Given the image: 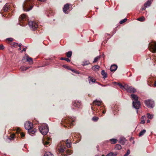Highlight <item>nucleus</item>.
<instances>
[{
	"mask_svg": "<svg viewBox=\"0 0 156 156\" xmlns=\"http://www.w3.org/2000/svg\"><path fill=\"white\" fill-rule=\"evenodd\" d=\"M150 120L148 119L147 120V123H148L150 122Z\"/></svg>",
	"mask_w": 156,
	"mask_h": 156,
	"instance_id": "nucleus-60",
	"label": "nucleus"
},
{
	"mask_svg": "<svg viewBox=\"0 0 156 156\" xmlns=\"http://www.w3.org/2000/svg\"><path fill=\"white\" fill-rule=\"evenodd\" d=\"M147 117L150 119H152L153 117V115H151L149 113H147Z\"/></svg>",
	"mask_w": 156,
	"mask_h": 156,
	"instance_id": "nucleus-37",
	"label": "nucleus"
},
{
	"mask_svg": "<svg viewBox=\"0 0 156 156\" xmlns=\"http://www.w3.org/2000/svg\"><path fill=\"white\" fill-rule=\"evenodd\" d=\"M127 19L126 18L124 19L123 20H121L120 21L119 23L120 24H122L126 21Z\"/></svg>",
	"mask_w": 156,
	"mask_h": 156,
	"instance_id": "nucleus-44",
	"label": "nucleus"
},
{
	"mask_svg": "<svg viewBox=\"0 0 156 156\" xmlns=\"http://www.w3.org/2000/svg\"><path fill=\"white\" fill-rule=\"evenodd\" d=\"M121 148V146L119 144H117L115 146V149L116 150H120Z\"/></svg>",
	"mask_w": 156,
	"mask_h": 156,
	"instance_id": "nucleus-34",
	"label": "nucleus"
},
{
	"mask_svg": "<svg viewBox=\"0 0 156 156\" xmlns=\"http://www.w3.org/2000/svg\"><path fill=\"white\" fill-rule=\"evenodd\" d=\"M148 48L151 51L155 53L156 52V42L152 41L149 43Z\"/></svg>",
	"mask_w": 156,
	"mask_h": 156,
	"instance_id": "nucleus-5",
	"label": "nucleus"
},
{
	"mask_svg": "<svg viewBox=\"0 0 156 156\" xmlns=\"http://www.w3.org/2000/svg\"><path fill=\"white\" fill-rule=\"evenodd\" d=\"M98 119V117L94 116L92 118V119L94 121H97Z\"/></svg>",
	"mask_w": 156,
	"mask_h": 156,
	"instance_id": "nucleus-42",
	"label": "nucleus"
},
{
	"mask_svg": "<svg viewBox=\"0 0 156 156\" xmlns=\"http://www.w3.org/2000/svg\"><path fill=\"white\" fill-rule=\"evenodd\" d=\"M134 143H135L134 141H133V144H134Z\"/></svg>",
	"mask_w": 156,
	"mask_h": 156,
	"instance_id": "nucleus-63",
	"label": "nucleus"
},
{
	"mask_svg": "<svg viewBox=\"0 0 156 156\" xmlns=\"http://www.w3.org/2000/svg\"><path fill=\"white\" fill-rule=\"evenodd\" d=\"M62 66L64 68L67 69H68L69 70H71L73 72H75L74 69H70V68L69 67V66H66V65H63Z\"/></svg>",
	"mask_w": 156,
	"mask_h": 156,
	"instance_id": "nucleus-23",
	"label": "nucleus"
},
{
	"mask_svg": "<svg viewBox=\"0 0 156 156\" xmlns=\"http://www.w3.org/2000/svg\"><path fill=\"white\" fill-rule=\"evenodd\" d=\"M61 123L62 125L64 123L69 124V125L68 126V127L74 126H75V119L74 118H72L71 117H67L62 119ZM67 126H68V125H64L63 126V127H67Z\"/></svg>",
	"mask_w": 156,
	"mask_h": 156,
	"instance_id": "nucleus-2",
	"label": "nucleus"
},
{
	"mask_svg": "<svg viewBox=\"0 0 156 156\" xmlns=\"http://www.w3.org/2000/svg\"><path fill=\"white\" fill-rule=\"evenodd\" d=\"M114 107V108L113 109V110H114L116 112H117L119 111V108L118 107L117 105H115Z\"/></svg>",
	"mask_w": 156,
	"mask_h": 156,
	"instance_id": "nucleus-40",
	"label": "nucleus"
},
{
	"mask_svg": "<svg viewBox=\"0 0 156 156\" xmlns=\"http://www.w3.org/2000/svg\"><path fill=\"white\" fill-rule=\"evenodd\" d=\"M72 51H70L66 53V55L68 58H70L72 55Z\"/></svg>",
	"mask_w": 156,
	"mask_h": 156,
	"instance_id": "nucleus-26",
	"label": "nucleus"
},
{
	"mask_svg": "<svg viewBox=\"0 0 156 156\" xmlns=\"http://www.w3.org/2000/svg\"><path fill=\"white\" fill-rule=\"evenodd\" d=\"M68 140H66V144L67 147L68 148H69L70 147V143L68 142Z\"/></svg>",
	"mask_w": 156,
	"mask_h": 156,
	"instance_id": "nucleus-43",
	"label": "nucleus"
},
{
	"mask_svg": "<svg viewBox=\"0 0 156 156\" xmlns=\"http://www.w3.org/2000/svg\"><path fill=\"white\" fill-rule=\"evenodd\" d=\"M60 60H65L66 61H67L68 62H70V60L69 58H66L62 57L60 58Z\"/></svg>",
	"mask_w": 156,
	"mask_h": 156,
	"instance_id": "nucleus-33",
	"label": "nucleus"
},
{
	"mask_svg": "<svg viewBox=\"0 0 156 156\" xmlns=\"http://www.w3.org/2000/svg\"><path fill=\"white\" fill-rule=\"evenodd\" d=\"M21 45H22V44H20L18 46H19V47H21Z\"/></svg>",
	"mask_w": 156,
	"mask_h": 156,
	"instance_id": "nucleus-58",
	"label": "nucleus"
},
{
	"mask_svg": "<svg viewBox=\"0 0 156 156\" xmlns=\"http://www.w3.org/2000/svg\"><path fill=\"white\" fill-rule=\"evenodd\" d=\"M137 20L140 21L142 22V21H143L145 20V18L144 16H142V17H140L138 18L137 19Z\"/></svg>",
	"mask_w": 156,
	"mask_h": 156,
	"instance_id": "nucleus-31",
	"label": "nucleus"
},
{
	"mask_svg": "<svg viewBox=\"0 0 156 156\" xmlns=\"http://www.w3.org/2000/svg\"><path fill=\"white\" fill-rule=\"evenodd\" d=\"M39 130L43 135H45L48 131V127H39Z\"/></svg>",
	"mask_w": 156,
	"mask_h": 156,
	"instance_id": "nucleus-10",
	"label": "nucleus"
},
{
	"mask_svg": "<svg viewBox=\"0 0 156 156\" xmlns=\"http://www.w3.org/2000/svg\"><path fill=\"white\" fill-rule=\"evenodd\" d=\"M130 153V151L128 149L127 150L126 153L123 156H127Z\"/></svg>",
	"mask_w": 156,
	"mask_h": 156,
	"instance_id": "nucleus-45",
	"label": "nucleus"
},
{
	"mask_svg": "<svg viewBox=\"0 0 156 156\" xmlns=\"http://www.w3.org/2000/svg\"><path fill=\"white\" fill-rule=\"evenodd\" d=\"M30 68V67H26L23 66H21L20 68V70L21 71H25L29 69Z\"/></svg>",
	"mask_w": 156,
	"mask_h": 156,
	"instance_id": "nucleus-20",
	"label": "nucleus"
},
{
	"mask_svg": "<svg viewBox=\"0 0 156 156\" xmlns=\"http://www.w3.org/2000/svg\"><path fill=\"white\" fill-rule=\"evenodd\" d=\"M65 149V147H64V148L61 147V148H60V149H58V151H59V152L62 153L64 152Z\"/></svg>",
	"mask_w": 156,
	"mask_h": 156,
	"instance_id": "nucleus-39",
	"label": "nucleus"
},
{
	"mask_svg": "<svg viewBox=\"0 0 156 156\" xmlns=\"http://www.w3.org/2000/svg\"><path fill=\"white\" fill-rule=\"evenodd\" d=\"M155 105L154 101L151 99L147 100V107L151 108H153Z\"/></svg>",
	"mask_w": 156,
	"mask_h": 156,
	"instance_id": "nucleus-8",
	"label": "nucleus"
},
{
	"mask_svg": "<svg viewBox=\"0 0 156 156\" xmlns=\"http://www.w3.org/2000/svg\"><path fill=\"white\" fill-rule=\"evenodd\" d=\"M153 0H148L147 1V7L150 6Z\"/></svg>",
	"mask_w": 156,
	"mask_h": 156,
	"instance_id": "nucleus-36",
	"label": "nucleus"
},
{
	"mask_svg": "<svg viewBox=\"0 0 156 156\" xmlns=\"http://www.w3.org/2000/svg\"><path fill=\"white\" fill-rule=\"evenodd\" d=\"M90 64V62L88 60H85L82 62V65L83 66L87 65Z\"/></svg>",
	"mask_w": 156,
	"mask_h": 156,
	"instance_id": "nucleus-28",
	"label": "nucleus"
},
{
	"mask_svg": "<svg viewBox=\"0 0 156 156\" xmlns=\"http://www.w3.org/2000/svg\"><path fill=\"white\" fill-rule=\"evenodd\" d=\"M48 64H49V63L48 62H46L45 64L43 66H42V67H44V66H46L47 65H48Z\"/></svg>",
	"mask_w": 156,
	"mask_h": 156,
	"instance_id": "nucleus-53",
	"label": "nucleus"
},
{
	"mask_svg": "<svg viewBox=\"0 0 156 156\" xmlns=\"http://www.w3.org/2000/svg\"><path fill=\"white\" fill-rule=\"evenodd\" d=\"M69 4H66L64 6V7L63 9V11L65 13H68L67 10L69 9Z\"/></svg>",
	"mask_w": 156,
	"mask_h": 156,
	"instance_id": "nucleus-12",
	"label": "nucleus"
},
{
	"mask_svg": "<svg viewBox=\"0 0 156 156\" xmlns=\"http://www.w3.org/2000/svg\"><path fill=\"white\" fill-rule=\"evenodd\" d=\"M114 153L112 152H110L106 156H113Z\"/></svg>",
	"mask_w": 156,
	"mask_h": 156,
	"instance_id": "nucleus-47",
	"label": "nucleus"
},
{
	"mask_svg": "<svg viewBox=\"0 0 156 156\" xmlns=\"http://www.w3.org/2000/svg\"><path fill=\"white\" fill-rule=\"evenodd\" d=\"M95 108V107H94V105L92 106L91 107V109L92 110H94Z\"/></svg>",
	"mask_w": 156,
	"mask_h": 156,
	"instance_id": "nucleus-54",
	"label": "nucleus"
},
{
	"mask_svg": "<svg viewBox=\"0 0 156 156\" xmlns=\"http://www.w3.org/2000/svg\"><path fill=\"white\" fill-rule=\"evenodd\" d=\"M26 59L27 61L30 62V63H32L33 60L32 58L27 56V57Z\"/></svg>",
	"mask_w": 156,
	"mask_h": 156,
	"instance_id": "nucleus-27",
	"label": "nucleus"
},
{
	"mask_svg": "<svg viewBox=\"0 0 156 156\" xmlns=\"http://www.w3.org/2000/svg\"><path fill=\"white\" fill-rule=\"evenodd\" d=\"M95 156H99L98 155H95Z\"/></svg>",
	"mask_w": 156,
	"mask_h": 156,
	"instance_id": "nucleus-64",
	"label": "nucleus"
},
{
	"mask_svg": "<svg viewBox=\"0 0 156 156\" xmlns=\"http://www.w3.org/2000/svg\"><path fill=\"white\" fill-rule=\"evenodd\" d=\"M88 80L89 83H90V81H91L93 83H94L95 82L96 80L94 79L91 76H89L88 77Z\"/></svg>",
	"mask_w": 156,
	"mask_h": 156,
	"instance_id": "nucleus-24",
	"label": "nucleus"
},
{
	"mask_svg": "<svg viewBox=\"0 0 156 156\" xmlns=\"http://www.w3.org/2000/svg\"><path fill=\"white\" fill-rule=\"evenodd\" d=\"M20 25L22 26H24L27 24L29 25L31 29L35 30L38 27L37 24L34 21H29L28 19V16L25 14L21 15L19 18Z\"/></svg>",
	"mask_w": 156,
	"mask_h": 156,
	"instance_id": "nucleus-1",
	"label": "nucleus"
},
{
	"mask_svg": "<svg viewBox=\"0 0 156 156\" xmlns=\"http://www.w3.org/2000/svg\"><path fill=\"white\" fill-rule=\"evenodd\" d=\"M7 40H8L9 41L11 42V41H13V39L12 38H8L7 39Z\"/></svg>",
	"mask_w": 156,
	"mask_h": 156,
	"instance_id": "nucleus-49",
	"label": "nucleus"
},
{
	"mask_svg": "<svg viewBox=\"0 0 156 156\" xmlns=\"http://www.w3.org/2000/svg\"><path fill=\"white\" fill-rule=\"evenodd\" d=\"M147 83L150 86L152 85L154 87H156V77H152L150 79L147 81Z\"/></svg>",
	"mask_w": 156,
	"mask_h": 156,
	"instance_id": "nucleus-7",
	"label": "nucleus"
},
{
	"mask_svg": "<svg viewBox=\"0 0 156 156\" xmlns=\"http://www.w3.org/2000/svg\"><path fill=\"white\" fill-rule=\"evenodd\" d=\"M51 140V138L49 137H44L42 139V142L45 146L47 147L48 145H49L50 142L49 141Z\"/></svg>",
	"mask_w": 156,
	"mask_h": 156,
	"instance_id": "nucleus-9",
	"label": "nucleus"
},
{
	"mask_svg": "<svg viewBox=\"0 0 156 156\" xmlns=\"http://www.w3.org/2000/svg\"><path fill=\"white\" fill-rule=\"evenodd\" d=\"M106 112V110H104L103 111V114H105V113Z\"/></svg>",
	"mask_w": 156,
	"mask_h": 156,
	"instance_id": "nucleus-57",
	"label": "nucleus"
},
{
	"mask_svg": "<svg viewBox=\"0 0 156 156\" xmlns=\"http://www.w3.org/2000/svg\"><path fill=\"white\" fill-rule=\"evenodd\" d=\"M133 137H131L130 138V141H131L132 140H133Z\"/></svg>",
	"mask_w": 156,
	"mask_h": 156,
	"instance_id": "nucleus-59",
	"label": "nucleus"
},
{
	"mask_svg": "<svg viewBox=\"0 0 156 156\" xmlns=\"http://www.w3.org/2000/svg\"><path fill=\"white\" fill-rule=\"evenodd\" d=\"M26 48H23V50L21 52H22L23 51H26Z\"/></svg>",
	"mask_w": 156,
	"mask_h": 156,
	"instance_id": "nucleus-55",
	"label": "nucleus"
},
{
	"mask_svg": "<svg viewBox=\"0 0 156 156\" xmlns=\"http://www.w3.org/2000/svg\"><path fill=\"white\" fill-rule=\"evenodd\" d=\"M109 140L112 142V144H115L117 142V140L115 139H111Z\"/></svg>",
	"mask_w": 156,
	"mask_h": 156,
	"instance_id": "nucleus-29",
	"label": "nucleus"
},
{
	"mask_svg": "<svg viewBox=\"0 0 156 156\" xmlns=\"http://www.w3.org/2000/svg\"><path fill=\"white\" fill-rule=\"evenodd\" d=\"M48 125H47V124H46V123H43L42 125V126L41 127H48Z\"/></svg>",
	"mask_w": 156,
	"mask_h": 156,
	"instance_id": "nucleus-51",
	"label": "nucleus"
},
{
	"mask_svg": "<svg viewBox=\"0 0 156 156\" xmlns=\"http://www.w3.org/2000/svg\"><path fill=\"white\" fill-rule=\"evenodd\" d=\"M66 154H61V155L64 156H67L68 155H70L72 153V151L70 150H68L66 151Z\"/></svg>",
	"mask_w": 156,
	"mask_h": 156,
	"instance_id": "nucleus-18",
	"label": "nucleus"
},
{
	"mask_svg": "<svg viewBox=\"0 0 156 156\" xmlns=\"http://www.w3.org/2000/svg\"><path fill=\"white\" fill-rule=\"evenodd\" d=\"M33 124L29 121H26L24 124V127H32Z\"/></svg>",
	"mask_w": 156,
	"mask_h": 156,
	"instance_id": "nucleus-19",
	"label": "nucleus"
},
{
	"mask_svg": "<svg viewBox=\"0 0 156 156\" xmlns=\"http://www.w3.org/2000/svg\"><path fill=\"white\" fill-rule=\"evenodd\" d=\"M20 135L22 138H23L25 136V134L22 132L20 133Z\"/></svg>",
	"mask_w": 156,
	"mask_h": 156,
	"instance_id": "nucleus-48",
	"label": "nucleus"
},
{
	"mask_svg": "<svg viewBox=\"0 0 156 156\" xmlns=\"http://www.w3.org/2000/svg\"><path fill=\"white\" fill-rule=\"evenodd\" d=\"M146 2L144 4V7L142 8L143 10H145L146 8Z\"/></svg>",
	"mask_w": 156,
	"mask_h": 156,
	"instance_id": "nucleus-52",
	"label": "nucleus"
},
{
	"mask_svg": "<svg viewBox=\"0 0 156 156\" xmlns=\"http://www.w3.org/2000/svg\"><path fill=\"white\" fill-rule=\"evenodd\" d=\"M146 119V116L145 115L142 116L141 119V122L140 124H144L145 122V120Z\"/></svg>",
	"mask_w": 156,
	"mask_h": 156,
	"instance_id": "nucleus-21",
	"label": "nucleus"
},
{
	"mask_svg": "<svg viewBox=\"0 0 156 156\" xmlns=\"http://www.w3.org/2000/svg\"><path fill=\"white\" fill-rule=\"evenodd\" d=\"M115 83L117 84L123 90L125 89V85L124 86H123L121 83H117L116 82H115Z\"/></svg>",
	"mask_w": 156,
	"mask_h": 156,
	"instance_id": "nucleus-25",
	"label": "nucleus"
},
{
	"mask_svg": "<svg viewBox=\"0 0 156 156\" xmlns=\"http://www.w3.org/2000/svg\"><path fill=\"white\" fill-rule=\"evenodd\" d=\"M12 45L14 48H16L18 46V43L15 42H13L12 43Z\"/></svg>",
	"mask_w": 156,
	"mask_h": 156,
	"instance_id": "nucleus-41",
	"label": "nucleus"
},
{
	"mask_svg": "<svg viewBox=\"0 0 156 156\" xmlns=\"http://www.w3.org/2000/svg\"><path fill=\"white\" fill-rule=\"evenodd\" d=\"M154 60L156 62V56L154 57Z\"/></svg>",
	"mask_w": 156,
	"mask_h": 156,
	"instance_id": "nucleus-56",
	"label": "nucleus"
},
{
	"mask_svg": "<svg viewBox=\"0 0 156 156\" xmlns=\"http://www.w3.org/2000/svg\"><path fill=\"white\" fill-rule=\"evenodd\" d=\"M81 105L80 102L77 101L73 102V105L75 107L79 108Z\"/></svg>",
	"mask_w": 156,
	"mask_h": 156,
	"instance_id": "nucleus-14",
	"label": "nucleus"
},
{
	"mask_svg": "<svg viewBox=\"0 0 156 156\" xmlns=\"http://www.w3.org/2000/svg\"><path fill=\"white\" fill-rule=\"evenodd\" d=\"M99 58V57H97L94 58V61H93V63H95L97 62Z\"/></svg>",
	"mask_w": 156,
	"mask_h": 156,
	"instance_id": "nucleus-46",
	"label": "nucleus"
},
{
	"mask_svg": "<svg viewBox=\"0 0 156 156\" xmlns=\"http://www.w3.org/2000/svg\"><path fill=\"white\" fill-rule=\"evenodd\" d=\"M21 47H19V50H21Z\"/></svg>",
	"mask_w": 156,
	"mask_h": 156,
	"instance_id": "nucleus-62",
	"label": "nucleus"
},
{
	"mask_svg": "<svg viewBox=\"0 0 156 156\" xmlns=\"http://www.w3.org/2000/svg\"><path fill=\"white\" fill-rule=\"evenodd\" d=\"M101 101L96 100L93 102V105L100 106L101 105Z\"/></svg>",
	"mask_w": 156,
	"mask_h": 156,
	"instance_id": "nucleus-17",
	"label": "nucleus"
},
{
	"mask_svg": "<svg viewBox=\"0 0 156 156\" xmlns=\"http://www.w3.org/2000/svg\"><path fill=\"white\" fill-rule=\"evenodd\" d=\"M14 134H12L10 136L8 137V139L10 140H13L14 138Z\"/></svg>",
	"mask_w": 156,
	"mask_h": 156,
	"instance_id": "nucleus-30",
	"label": "nucleus"
},
{
	"mask_svg": "<svg viewBox=\"0 0 156 156\" xmlns=\"http://www.w3.org/2000/svg\"><path fill=\"white\" fill-rule=\"evenodd\" d=\"M44 156H54L50 152H46L45 153Z\"/></svg>",
	"mask_w": 156,
	"mask_h": 156,
	"instance_id": "nucleus-35",
	"label": "nucleus"
},
{
	"mask_svg": "<svg viewBox=\"0 0 156 156\" xmlns=\"http://www.w3.org/2000/svg\"><path fill=\"white\" fill-rule=\"evenodd\" d=\"M117 66L116 65H113L111 66L110 68V70L111 72H114L117 69Z\"/></svg>",
	"mask_w": 156,
	"mask_h": 156,
	"instance_id": "nucleus-16",
	"label": "nucleus"
},
{
	"mask_svg": "<svg viewBox=\"0 0 156 156\" xmlns=\"http://www.w3.org/2000/svg\"><path fill=\"white\" fill-rule=\"evenodd\" d=\"M100 68V66L98 65H95L93 66L92 67V69L93 70H96V69L98 70Z\"/></svg>",
	"mask_w": 156,
	"mask_h": 156,
	"instance_id": "nucleus-38",
	"label": "nucleus"
},
{
	"mask_svg": "<svg viewBox=\"0 0 156 156\" xmlns=\"http://www.w3.org/2000/svg\"><path fill=\"white\" fill-rule=\"evenodd\" d=\"M146 132V130L145 129H143L142 131H141L139 133V136H141L143 135Z\"/></svg>",
	"mask_w": 156,
	"mask_h": 156,
	"instance_id": "nucleus-32",
	"label": "nucleus"
},
{
	"mask_svg": "<svg viewBox=\"0 0 156 156\" xmlns=\"http://www.w3.org/2000/svg\"><path fill=\"white\" fill-rule=\"evenodd\" d=\"M131 98L132 100H135L133 102V106L136 109H138L140 106V101H138V96L134 94H131Z\"/></svg>",
	"mask_w": 156,
	"mask_h": 156,
	"instance_id": "nucleus-4",
	"label": "nucleus"
},
{
	"mask_svg": "<svg viewBox=\"0 0 156 156\" xmlns=\"http://www.w3.org/2000/svg\"><path fill=\"white\" fill-rule=\"evenodd\" d=\"M33 0H25L23 5L24 11H28L32 9L34 6Z\"/></svg>",
	"mask_w": 156,
	"mask_h": 156,
	"instance_id": "nucleus-3",
	"label": "nucleus"
},
{
	"mask_svg": "<svg viewBox=\"0 0 156 156\" xmlns=\"http://www.w3.org/2000/svg\"><path fill=\"white\" fill-rule=\"evenodd\" d=\"M4 48V47L3 45L1 44L0 46V50H3Z\"/></svg>",
	"mask_w": 156,
	"mask_h": 156,
	"instance_id": "nucleus-50",
	"label": "nucleus"
},
{
	"mask_svg": "<svg viewBox=\"0 0 156 156\" xmlns=\"http://www.w3.org/2000/svg\"><path fill=\"white\" fill-rule=\"evenodd\" d=\"M126 141V140L124 137L121 136L119 138V142L121 144L124 145L125 144Z\"/></svg>",
	"mask_w": 156,
	"mask_h": 156,
	"instance_id": "nucleus-13",
	"label": "nucleus"
},
{
	"mask_svg": "<svg viewBox=\"0 0 156 156\" xmlns=\"http://www.w3.org/2000/svg\"><path fill=\"white\" fill-rule=\"evenodd\" d=\"M125 90L129 93H134L136 92V90L132 87L125 84Z\"/></svg>",
	"mask_w": 156,
	"mask_h": 156,
	"instance_id": "nucleus-6",
	"label": "nucleus"
},
{
	"mask_svg": "<svg viewBox=\"0 0 156 156\" xmlns=\"http://www.w3.org/2000/svg\"><path fill=\"white\" fill-rule=\"evenodd\" d=\"M101 74L103 76L104 79L106 78L107 76V74L105 73L104 70H102L101 71Z\"/></svg>",
	"mask_w": 156,
	"mask_h": 156,
	"instance_id": "nucleus-22",
	"label": "nucleus"
},
{
	"mask_svg": "<svg viewBox=\"0 0 156 156\" xmlns=\"http://www.w3.org/2000/svg\"><path fill=\"white\" fill-rule=\"evenodd\" d=\"M10 9V5L8 4H6L3 8V10L4 12L8 11Z\"/></svg>",
	"mask_w": 156,
	"mask_h": 156,
	"instance_id": "nucleus-15",
	"label": "nucleus"
},
{
	"mask_svg": "<svg viewBox=\"0 0 156 156\" xmlns=\"http://www.w3.org/2000/svg\"><path fill=\"white\" fill-rule=\"evenodd\" d=\"M144 103H145V104L146 105V100L144 101Z\"/></svg>",
	"mask_w": 156,
	"mask_h": 156,
	"instance_id": "nucleus-61",
	"label": "nucleus"
},
{
	"mask_svg": "<svg viewBox=\"0 0 156 156\" xmlns=\"http://www.w3.org/2000/svg\"><path fill=\"white\" fill-rule=\"evenodd\" d=\"M28 130V132L30 135L34 134L36 131V129L34 127H25Z\"/></svg>",
	"mask_w": 156,
	"mask_h": 156,
	"instance_id": "nucleus-11",
	"label": "nucleus"
}]
</instances>
